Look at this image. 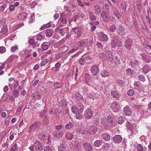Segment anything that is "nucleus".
I'll return each mask as SVG.
<instances>
[{
    "label": "nucleus",
    "instance_id": "nucleus-18",
    "mask_svg": "<svg viewBox=\"0 0 151 151\" xmlns=\"http://www.w3.org/2000/svg\"><path fill=\"white\" fill-rule=\"evenodd\" d=\"M69 27H66L59 29L58 32L62 36H63L66 32L69 31Z\"/></svg>",
    "mask_w": 151,
    "mask_h": 151
},
{
    "label": "nucleus",
    "instance_id": "nucleus-42",
    "mask_svg": "<svg viewBox=\"0 0 151 151\" xmlns=\"http://www.w3.org/2000/svg\"><path fill=\"white\" fill-rule=\"evenodd\" d=\"M86 45V42L83 41H81L78 43V47L85 46Z\"/></svg>",
    "mask_w": 151,
    "mask_h": 151
},
{
    "label": "nucleus",
    "instance_id": "nucleus-47",
    "mask_svg": "<svg viewBox=\"0 0 151 151\" xmlns=\"http://www.w3.org/2000/svg\"><path fill=\"white\" fill-rule=\"evenodd\" d=\"M145 49L147 53L151 55V45H147L145 47Z\"/></svg>",
    "mask_w": 151,
    "mask_h": 151
},
{
    "label": "nucleus",
    "instance_id": "nucleus-2",
    "mask_svg": "<svg viewBox=\"0 0 151 151\" xmlns=\"http://www.w3.org/2000/svg\"><path fill=\"white\" fill-rule=\"evenodd\" d=\"M106 53L107 56V59L108 62L111 63H113L114 61L115 64L120 63V60H118V59L117 58H116L117 57H115L114 60L113 55L112 52L111 51L109 50H106Z\"/></svg>",
    "mask_w": 151,
    "mask_h": 151
},
{
    "label": "nucleus",
    "instance_id": "nucleus-61",
    "mask_svg": "<svg viewBox=\"0 0 151 151\" xmlns=\"http://www.w3.org/2000/svg\"><path fill=\"white\" fill-rule=\"evenodd\" d=\"M50 26V24L49 23H48L46 25L44 24L40 28V29L41 30H43L45 29V27H49Z\"/></svg>",
    "mask_w": 151,
    "mask_h": 151
},
{
    "label": "nucleus",
    "instance_id": "nucleus-20",
    "mask_svg": "<svg viewBox=\"0 0 151 151\" xmlns=\"http://www.w3.org/2000/svg\"><path fill=\"white\" fill-rule=\"evenodd\" d=\"M111 95L112 97L116 99V100H119L120 96V95L118 91H113L111 92Z\"/></svg>",
    "mask_w": 151,
    "mask_h": 151
},
{
    "label": "nucleus",
    "instance_id": "nucleus-11",
    "mask_svg": "<svg viewBox=\"0 0 151 151\" xmlns=\"http://www.w3.org/2000/svg\"><path fill=\"white\" fill-rule=\"evenodd\" d=\"M35 147L36 150L37 151H42L43 148L42 143L39 141H36L35 142Z\"/></svg>",
    "mask_w": 151,
    "mask_h": 151
},
{
    "label": "nucleus",
    "instance_id": "nucleus-17",
    "mask_svg": "<svg viewBox=\"0 0 151 151\" xmlns=\"http://www.w3.org/2000/svg\"><path fill=\"white\" fill-rule=\"evenodd\" d=\"M142 60L146 63H148L151 61V57L147 55L145 53L141 54Z\"/></svg>",
    "mask_w": 151,
    "mask_h": 151
},
{
    "label": "nucleus",
    "instance_id": "nucleus-55",
    "mask_svg": "<svg viewBox=\"0 0 151 151\" xmlns=\"http://www.w3.org/2000/svg\"><path fill=\"white\" fill-rule=\"evenodd\" d=\"M124 83L123 81L120 79H118L117 81V84L120 87L122 86Z\"/></svg>",
    "mask_w": 151,
    "mask_h": 151
},
{
    "label": "nucleus",
    "instance_id": "nucleus-22",
    "mask_svg": "<svg viewBox=\"0 0 151 151\" xmlns=\"http://www.w3.org/2000/svg\"><path fill=\"white\" fill-rule=\"evenodd\" d=\"M82 145L84 148L86 150L90 151L92 150V147L91 145L87 142H83Z\"/></svg>",
    "mask_w": 151,
    "mask_h": 151
},
{
    "label": "nucleus",
    "instance_id": "nucleus-13",
    "mask_svg": "<svg viewBox=\"0 0 151 151\" xmlns=\"http://www.w3.org/2000/svg\"><path fill=\"white\" fill-rule=\"evenodd\" d=\"M133 43L132 40L130 39H128L125 41L124 45L127 49H130L131 48Z\"/></svg>",
    "mask_w": 151,
    "mask_h": 151
},
{
    "label": "nucleus",
    "instance_id": "nucleus-12",
    "mask_svg": "<svg viewBox=\"0 0 151 151\" xmlns=\"http://www.w3.org/2000/svg\"><path fill=\"white\" fill-rule=\"evenodd\" d=\"M63 135V132L62 130L60 131H55L53 132V136L57 139L61 138Z\"/></svg>",
    "mask_w": 151,
    "mask_h": 151
},
{
    "label": "nucleus",
    "instance_id": "nucleus-9",
    "mask_svg": "<svg viewBox=\"0 0 151 151\" xmlns=\"http://www.w3.org/2000/svg\"><path fill=\"white\" fill-rule=\"evenodd\" d=\"M98 37L99 40L101 42H106L109 40L108 36L103 32L99 33Z\"/></svg>",
    "mask_w": 151,
    "mask_h": 151
},
{
    "label": "nucleus",
    "instance_id": "nucleus-59",
    "mask_svg": "<svg viewBox=\"0 0 151 151\" xmlns=\"http://www.w3.org/2000/svg\"><path fill=\"white\" fill-rule=\"evenodd\" d=\"M48 61V60L47 59H45L43 60L40 63V65L42 66L45 65L47 62Z\"/></svg>",
    "mask_w": 151,
    "mask_h": 151
},
{
    "label": "nucleus",
    "instance_id": "nucleus-45",
    "mask_svg": "<svg viewBox=\"0 0 151 151\" xmlns=\"http://www.w3.org/2000/svg\"><path fill=\"white\" fill-rule=\"evenodd\" d=\"M54 87L55 88H60L62 85H63V84L56 82L54 83Z\"/></svg>",
    "mask_w": 151,
    "mask_h": 151
},
{
    "label": "nucleus",
    "instance_id": "nucleus-34",
    "mask_svg": "<svg viewBox=\"0 0 151 151\" xmlns=\"http://www.w3.org/2000/svg\"><path fill=\"white\" fill-rule=\"evenodd\" d=\"M48 43L47 42H45L41 44V47L44 50H46L48 49V47L47 45Z\"/></svg>",
    "mask_w": 151,
    "mask_h": 151
},
{
    "label": "nucleus",
    "instance_id": "nucleus-23",
    "mask_svg": "<svg viewBox=\"0 0 151 151\" xmlns=\"http://www.w3.org/2000/svg\"><path fill=\"white\" fill-rule=\"evenodd\" d=\"M45 32L46 37H49L52 36L53 33V31L51 29H47L46 30Z\"/></svg>",
    "mask_w": 151,
    "mask_h": 151
},
{
    "label": "nucleus",
    "instance_id": "nucleus-26",
    "mask_svg": "<svg viewBox=\"0 0 151 151\" xmlns=\"http://www.w3.org/2000/svg\"><path fill=\"white\" fill-rule=\"evenodd\" d=\"M74 126V124L72 122H69L66 124L65 128L67 130H69L73 128Z\"/></svg>",
    "mask_w": 151,
    "mask_h": 151
},
{
    "label": "nucleus",
    "instance_id": "nucleus-57",
    "mask_svg": "<svg viewBox=\"0 0 151 151\" xmlns=\"http://www.w3.org/2000/svg\"><path fill=\"white\" fill-rule=\"evenodd\" d=\"M115 16L118 19H120L121 17V15L117 11L113 12Z\"/></svg>",
    "mask_w": 151,
    "mask_h": 151
},
{
    "label": "nucleus",
    "instance_id": "nucleus-33",
    "mask_svg": "<svg viewBox=\"0 0 151 151\" xmlns=\"http://www.w3.org/2000/svg\"><path fill=\"white\" fill-rule=\"evenodd\" d=\"M107 122H109L108 124L109 127L112 126V125L113 121L112 118L110 115H109L107 116Z\"/></svg>",
    "mask_w": 151,
    "mask_h": 151
},
{
    "label": "nucleus",
    "instance_id": "nucleus-48",
    "mask_svg": "<svg viewBox=\"0 0 151 151\" xmlns=\"http://www.w3.org/2000/svg\"><path fill=\"white\" fill-rule=\"evenodd\" d=\"M125 29L123 27H120L119 30V33L121 35H123L125 34Z\"/></svg>",
    "mask_w": 151,
    "mask_h": 151
},
{
    "label": "nucleus",
    "instance_id": "nucleus-51",
    "mask_svg": "<svg viewBox=\"0 0 151 151\" xmlns=\"http://www.w3.org/2000/svg\"><path fill=\"white\" fill-rule=\"evenodd\" d=\"M73 71L70 72L67 76V78L68 79H69L70 80L73 79Z\"/></svg>",
    "mask_w": 151,
    "mask_h": 151
},
{
    "label": "nucleus",
    "instance_id": "nucleus-32",
    "mask_svg": "<svg viewBox=\"0 0 151 151\" xmlns=\"http://www.w3.org/2000/svg\"><path fill=\"white\" fill-rule=\"evenodd\" d=\"M85 56H86V55H84L82 56L79 60V63L82 65H84L85 63L86 60L85 58L84 57Z\"/></svg>",
    "mask_w": 151,
    "mask_h": 151
},
{
    "label": "nucleus",
    "instance_id": "nucleus-41",
    "mask_svg": "<svg viewBox=\"0 0 151 151\" xmlns=\"http://www.w3.org/2000/svg\"><path fill=\"white\" fill-rule=\"evenodd\" d=\"M99 56L103 61L106 60L107 59V56L104 53H101L99 54Z\"/></svg>",
    "mask_w": 151,
    "mask_h": 151
},
{
    "label": "nucleus",
    "instance_id": "nucleus-62",
    "mask_svg": "<svg viewBox=\"0 0 151 151\" xmlns=\"http://www.w3.org/2000/svg\"><path fill=\"white\" fill-rule=\"evenodd\" d=\"M44 151H52V149L50 146H45L44 148Z\"/></svg>",
    "mask_w": 151,
    "mask_h": 151
},
{
    "label": "nucleus",
    "instance_id": "nucleus-8",
    "mask_svg": "<svg viewBox=\"0 0 151 151\" xmlns=\"http://www.w3.org/2000/svg\"><path fill=\"white\" fill-rule=\"evenodd\" d=\"M93 111L91 109H88L85 111L84 116L87 119H91L93 116Z\"/></svg>",
    "mask_w": 151,
    "mask_h": 151
},
{
    "label": "nucleus",
    "instance_id": "nucleus-28",
    "mask_svg": "<svg viewBox=\"0 0 151 151\" xmlns=\"http://www.w3.org/2000/svg\"><path fill=\"white\" fill-rule=\"evenodd\" d=\"M21 144L19 142H17L14 144L11 149L14 151H17L18 148H20Z\"/></svg>",
    "mask_w": 151,
    "mask_h": 151
},
{
    "label": "nucleus",
    "instance_id": "nucleus-49",
    "mask_svg": "<svg viewBox=\"0 0 151 151\" xmlns=\"http://www.w3.org/2000/svg\"><path fill=\"white\" fill-rule=\"evenodd\" d=\"M138 79L140 81L144 82L145 80V76L143 75H140L138 77Z\"/></svg>",
    "mask_w": 151,
    "mask_h": 151
},
{
    "label": "nucleus",
    "instance_id": "nucleus-50",
    "mask_svg": "<svg viewBox=\"0 0 151 151\" xmlns=\"http://www.w3.org/2000/svg\"><path fill=\"white\" fill-rule=\"evenodd\" d=\"M18 49V45H15L12 46L11 48V51L12 52H15Z\"/></svg>",
    "mask_w": 151,
    "mask_h": 151
},
{
    "label": "nucleus",
    "instance_id": "nucleus-7",
    "mask_svg": "<svg viewBox=\"0 0 151 151\" xmlns=\"http://www.w3.org/2000/svg\"><path fill=\"white\" fill-rule=\"evenodd\" d=\"M71 143L73 147V151H82L80 144L76 140L72 141Z\"/></svg>",
    "mask_w": 151,
    "mask_h": 151
},
{
    "label": "nucleus",
    "instance_id": "nucleus-14",
    "mask_svg": "<svg viewBox=\"0 0 151 151\" xmlns=\"http://www.w3.org/2000/svg\"><path fill=\"white\" fill-rule=\"evenodd\" d=\"M97 130V128L95 126H90L88 127V132L91 134L93 135L96 133Z\"/></svg>",
    "mask_w": 151,
    "mask_h": 151
},
{
    "label": "nucleus",
    "instance_id": "nucleus-39",
    "mask_svg": "<svg viewBox=\"0 0 151 151\" xmlns=\"http://www.w3.org/2000/svg\"><path fill=\"white\" fill-rule=\"evenodd\" d=\"M125 120V118L124 116H120L118 119V123L119 124H121L124 122Z\"/></svg>",
    "mask_w": 151,
    "mask_h": 151
},
{
    "label": "nucleus",
    "instance_id": "nucleus-60",
    "mask_svg": "<svg viewBox=\"0 0 151 151\" xmlns=\"http://www.w3.org/2000/svg\"><path fill=\"white\" fill-rule=\"evenodd\" d=\"M68 49V47L66 46H64L60 48V50L63 52H66Z\"/></svg>",
    "mask_w": 151,
    "mask_h": 151
},
{
    "label": "nucleus",
    "instance_id": "nucleus-15",
    "mask_svg": "<svg viewBox=\"0 0 151 151\" xmlns=\"http://www.w3.org/2000/svg\"><path fill=\"white\" fill-rule=\"evenodd\" d=\"M122 137L121 136L119 135H115L113 138V141L115 143L119 144L122 140Z\"/></svg>",
    "mask_w": 151,
    "mask_h": 151
},
{
    "label": "nucleus",
    "instance_id": "nucleus-16",
    "mask_svg": "<svg viewBox=\"0 0 151 151\" xmlns=\"http://www.w3.org/2000/svg\"><path fill=\"white\" fill-rule=\"evenodd\" d=\"M124 114L127 116H129L132 114L131 109L129 106H127L123 109Z\"/></svg>",
    "mask_w": 151,
    "mask_h": 151
},
{
    "label": "nucleus",
    "instance_id": "nucleus-5",
    "mask_svg": "<svg viewBox=\"0 0 151 151\" xmlns=\"http://www.w3.org/2000/svg\"><path fill=\"white\" fill-rule=\"evenodd\" d=\"M101 16L102 20L105 22H107L109 20L111 16L106 11H103L101 13Z\"/></svg>",
    "mask_w": 151,
    "mask_h": 151
},
{
    "label": "nucleus",
    "instance_id": "nucleus-52",
    "mask_svg": "<svg viewBox=\"0 0 151 151\" xmlns=\"http://www.w3.org/2000/svg\"><path fill=\"white\" fill-rule=\"evenodd\" d=\"M133 70L131 69L128 68L126 70V73L128 75H131L132 74Z\"/></svg>",
    "mask_w": 151,
    "mask_h": 151
},
{
    "label": "nucleus",
    "instance_id": "nucleus-44",
    "mask_svg": "<svg viewBox=\"0 0 151 151\" xmlns=\"http://www.w3.org/2000/svg\"><path fill=\"white\" fill-rule=\"evenodd\" d=\"M88 14L89 15V18L91 20L95 21L96 19V17L93 14V13L91 12L88 13Z\"/></svg>",
    "mask_w": 151,
    "mask_h": 151
},
{
    "label": "nucleus",
    "instance_id": "nucleus-38",
    "mask_svg": "<svg viewBox=\"0 0 151 151\" xmlns=\"http://www.w3.org/2000/svg\"><path fill=\"white\" fill-rule=\"evenodd\" d=\"M8 31V28L7 26H4L2 27L1 32L3 34L7 35Z\"/></svg>",
    "mask_w": 151,
    "mask_h": 151
},
{
    "label": "nucleus",
    "instance_id": "nucleus-21",
    "mask_svg": "<svg viewBox=\"0 0 151 151\" xmlns=\"http://www.w3.org/2000/svg\"><path fill=\"white\" fill-rule=\"evenodd\" d=\"M27 14L25 12H22L18 15V19L19 20H24L27 16Z\"/></svg>",
    "mask_w": 151,
    "mask_h": 151
},
{
    "label": "nucleus",
    "instance_id": "nucleus-25",
    "mask_svg": "<svg viewBox=\"0 0 151 151\" xmlns=\"http://www.w3.org/2000/svg\"><path fill=\"white\" fill-rule=\"evenodd\" d=\"M143 72L146 74L150 70V68L147 64L145 65L143 67L142 69Z\"/></svg>",
    "mask_w": 151,
    "mask_h": 151
},
{
    "label": "nucleus",
    "instance_id": "nucleus-10",
    "mask_svg": "<svg viewBox=\"0 0 151 151\" xmlns=\"http://www.w3.org/2000/svg\"><path fill=\"white\" fill-rule=\"evenodd\" d=\"M91 73L93 76H96L99 72V68L96 65H92L90 70Z\"/></svg>",
    "mask_w": 151,
    "mask_h": 151
},
{
    "label": "nucleus",
    "instance_id": "nucleus-1",
    "mask_svg": "<svg viewBox=\"0 0 151 151\" xmlns=\"http://www.w3.org/2000/svg\"><path fill=\"white\" fill-rule=\"evenodd\" d=\"M83 105L81 103L77 104V106H73L71 107V110L72 113L76 114L75 117L77 119H80L82 117L81 113L83 111Z\"/></svg>",
    "mask_w": 151,
    "mask_h": 151
},
{
    "label": "nucleus",
    "instance_id": "nucleus-19",
    "mask_svg": "<svg viewBox=\"0 0 151 151\" xmlns=\"http://www.w3.org/2000/svg\"><path fill=\"white\" fill-rule=\"evenodd\" d=\"M136 149L137 151H147V147L141 144H138L137 145Z\"/></svg>",
    "mask_w": 151,
    "mask_h": 151
},
{
    "label": "nucleus",
    "instance_id": "nucleus-54",
    "mask_svg": "<svg viewBox=\"0 0 151 151\" xmlns=\"http://www.w3.org/2000/svg\"><path fill=\"white\" fill-rule=\"evenodd\" d=\"M13 93L14 95V96L15 98H17L19 96V91L16 89H14L13 91Z\"/></svg>",
    "mask_w": 151,
    "mask_h": 151
},
{
    "label": "nucleus",
    "instance_id": "nucleus-36",
    "mask_svg": "<svg viewBox=\"0 0 151 151\" xmlns=\"http://www.w3.org/2000/svg\"><path fill=\"white\" fill-rule=\"evenodd\" d=\"M88 96L90 99H91L92 100H93L96 97L95 93L93 92H91L89 94H88Z\"/></svg>",
    "mask_w": 151,
    "mask_h": 151
},
{
    "label": "nucleus",
    "instance_id": "nucleus-53",
    "mask_svg": "<svg viewBox=\"0 0 151 151\" xmlns=\"http://www.w3.org/2000/svg\"><path fill=\"white\" fill-rule=\"evenodd\" d=\"M22 109V106H19L16 112V115H19L20 114V112Z\"/></svg>",
    "mask_w": 151,
    "mask_h": 151
},
{
    "label": "nucleus",
    "instance_id": "nucleus-37",
    "mask_svg": "<svg viewBox=\"0 0 151 151\" xmlns=\"http://www.w3.org/2000/svg\"><path fill=\"white\" fill-rule=\"evenodd\" d=\"M102 141L99 139L95 141L94 143V145L96 147H99L102 144Z\"/></svg>",
    "mask_w": 151,
    "mask_h": 151
},
{
    "label": "nucleus",
    "instance_id": "nucleus-4",
    "mask_svg": "<svg viewBox=\"0 0 151 151\" xmlns=\"http://www.w3.org/2000/svg\"><path fill=\"white\" fill-rule=\"evenodd\" d=\"M41 125V123L38 122L33 124L29 128V132H32L37 130L40 127Z\"/></svg>",
    "mask_w": 151,
    "mask_h": 151
},
{
    "label": "nucleus",
    "instance_id": "nucleus-6",
    "mask_svg": "<svg viewBox=\"0 0 151 151\" xmlns=\"http://www.w3.org/2000/svg\"><path fill=\"white\" fill-rule=\"evenodd\" d=\"M110 107L112 111L115 113L118 112L121 109L120 105L116 102L112 103L111 104Z\"/></svg>",
    "mask_w": 151,
    "mask_h": 151
},
{
    "label": "nucleus",
    "instance_id": "nucleus-63",
    "mask_svg": "<svg viewBox=\"0 0 151 151\" xmlns=\"http://www.w3.org/2000/svg\"><path fill=\"white\" fill-rule=\"evenodd\" d=\"M35 41L34 39L33 38H30L29 40V44L31 45L32 47L34 45Z\"/></svg>",
    "mask_w": 151,
    "mask_h": 151
},
{
    "label": "nucleus",
    "instance_id": "nucleus-56",
    "mask_svg": "<svg viewBox=\"0 0 151 151\" xmlns=\"http://www.w3.org/2000/svg\"><path fill=\"white\" fill-rule=\"evenodd\" d=\"M134 93V91L132 89H129L127 91L128 94L130 96H131L133 95Z\"/></svg>",
    "mask_w": 151,
    "mask_h": 151
},
{
    "label": "nucleus",
    "instance_id": "nucleus-40",
    "mask_svg": "<svg viewBox=\"0 0 151 151\" xmlns=\"http://www.w3.org/2000/svg\"><path fill=\"white\" fill-rule=\"evenodd\" d=\"M101 121L102 124L103 126L105 127H109L108 124H107L106 122V119L102 118L101 119Z\"/></svg>",
    "mask_w": 151,
    "mask_h": 151
},
{
    "label": "nucleus",
    "instance_id": "nucleus-29",
    "mask_svg": "<svg viewBox=\"0 0 151 151\" xmlns=\"http://www.w3.org/2000/svg\"><path fill=\"white\" fill-rule=\"evenodd\" d=\"M65 138L68 140H71L74 138V136L71 133L68 132L65 134Z\"/></svg>",
    "mask_w": 151,
    "mask_h": 151
},
{
    "label": "nucleus",
    "instance_id": "nucleus-31",
    "mask_svg": "<svg viewBox=\"0 0 151 151\" xmlns=\"http://www.w3.org/2000/svg\"><path fill=\"white\" fill-rule=\"evenodd\" d=\"M102 8L103 9L105 10V11H109L110 9V7L109 4L103 2L102 4Z\"/></svg>",
    "mask_w": 151,
    "mask_h": 151
},
{
    "label": "nucleus",
    "instance_id": "nucleus-46",
    "mask_svg": "<svg viewBox=\"0 0 151 151\" xmlns=\"http://www.w3.org/2000/svg\"><path fill=\"white\" fill-rule=\"evenodd\" d=\"M76 33L77 35V38H79L82 33V29L81 28H79L77 29Z\"/></svg>",
    "mask_w": 151,
    "mask_h": 151
},
{
    "label": "nucleus",
    "instance_id": "nucleus-58",
    "mask_svg": "<svg viewBox=\"0 0 151 151\" xmlns=\"http://www.w3.org/2000/svg\"><path fill=\"white\" fill-rule=\"evenodd\" d=\"M121 6L122 8L124 11L125 12L126 10L127 6L126 5V3L124 2L121 3Z\"/></svg>",
    "mask_w": 151,
    "mask_h": 151
},
{
    "label": "nucleus",
    "instance_id": "nucleus-43",
    "mask_svg": "<svg viewBox=\"0 0 151 151\" xmlns=\"http://www.w3.org/2000/svg\"><path fill=\"white\" fill-rule=\"evenodd\" d=\"M109 73L106 70H103L101 72V75L103 77H107Z\"/></svg>",
    "mask_w": 151,
    "mask_h": 151
},
{
    "label": "nucleus",
    "instance_id": "nucleus-27",
    "mask_svg": "<svg viewBox=\"0 0 151 151\" xmlns=\"http://www.w3.org/2000/svg\"><path fill=\"white\" fill-rule=\"evenodd\" d=\"M68 148L65 145L62 144L58 147V150L59 151H65L68 149Z\"/></svg>",
    "mask_w": 151,
    "mask_h": 151
},
{
    "label": "nucleus",
    "instance_id": "nucleus-3",
    "mask_svg": "<svg viewBox=\"0 0 151 151\" xmlns=\"http://www.w3.org/2000/svg\"><path fill=\"white\" fill-rule=\"evenodd\" d=\"M111 44L112 47L114 48H115L116 47H120L122 45V43L118 39L117 36L115 35L112 38Z\"/></svg>",
    "mask_w": 151,
    "mask_h": 151
},
{
    "label": "nucleus",
    "instance_id": "nucleus-30",
    "mask_svg": "<svg viewBox=\"0 0 151 151\" xmlns=\"http://www.w3.org/2000/svg\"><path fill=\"white\" fill-rule=\"evenodd\" d=\"M102 137L103 139L105 140L108 141L110 139V136L107 133H104L102 135Z\"/></svg>",
    "mask_w": 151,
    "mask_h": 151
},
{
    "label": "nucleus",
    "instance_id": "nucleus-64",
    "mask_svg": "<svg viewBox=\"0 0 151 151\" xmlns=\"http://www.w3.org/2000/svg\"><path fill=\"white\" fill-rule=\"evenodd\" d=\"M6 51V49L5 47L1 46L0 47V53L2 54L5 52Z\"/></svg>",
    "mask_w": 151,
    "mask_h": 151
},
{
    "label": "nucleus",
    "instance_id": "nucleus-24",
    "mask_svg": "<svg viewBox=\"0 0 151 151\" xmlns=\"http://www.w3.org/2000/svg\"><path fill=\"white\" fill-rule=\"evenodd\" d=\"M93 9L95 13L98 15H99L101 12V9L100 6L97 5H95L93 6Z\"/></svg>",
    "mask_w": 151,
    "mask_h": 151
},
{
    "label": "nucleus",
    "instance_id": "nucleus-35",
    "mask_svg": "<svg viewBox=\"0 0 151 151\" xmlns=\"http://www.w3.org/2000/svg\"><path fill=\"white\" fill-rule=\"evenodd\" d=\"M116 30V28L115 25L114 24H112L109 26V30L111 32H114Z\"/></svg>",
    "mask_w": 151,
    "mask_h": 151
}]
</instances>
